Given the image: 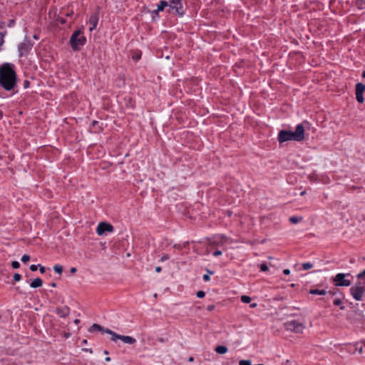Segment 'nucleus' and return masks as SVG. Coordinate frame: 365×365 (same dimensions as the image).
<instances>
[{
	"label": "nucleus",
	"mask_w": 365,
	"mask_h": 365,
	"mask_svg": "<svg viewBox=\"0 0 365 365\" xmlns=\"http://www.w3.org/2000/svg\"><path fill=\"white\" fill-rule=\"evenodd\" d=\"M4 43V34L0 33V45H2Z\"/></svg>",
	"instance_id": "37"
},
{
	"label": "nucleus",
	"mask_w": 365,
	"mask_h": 365,
	"mask_svg": "<svg viewBox=\"0 0 365 365\" xmlns=\"http://www.w3.org/2000/svg\"><path fill=\"white\" fill-rule=\"evenodd\" d=\"M365 283L357 282L350 288V293L353 298L357 301H362L364 295Z\"/></svg>",
	"instance_id": "4"
},
{
	"label": "nucleus",
	"mask_w": 365,
	"mask_h": 365,
	"mask_svg": "<svg viewBox=\"0 0 365 365\" xmlns=\"http://www.w3.org/2000/svg\"><path fill=\"white\" fill-rule=\"evenodd\" d=\"M365 91V85L362 83H357L356 85V98L359 103L364 101L363 93Z\"/></svg>",
	"instance_id": "9"
},
{
	"label": "nucleus",
	"mask_w": 365,
	"mask_h": 365,
	"mask_svg": "<svg viewBox=\"0 0 365 365\" xmlns=\"http://www.w3.org/2000/svg\"><path fill=\"white\" fill-rule=\"evenodd\" d=\"M196 295L198 298H202L205 297V293L203 291H198Z\"/></svg>",
	"instance_id": "30"
},
{
	"label": "nucleus",
	"mask_w": 365,
	"mask_h": 365,
	"mask_svg": "<svg viewBox=\"0 0 365 365\" xmlns=\"http://www.w3.org/2000/svg\"><path fill=\"white\" fill-rule=\"evenodd\" d=\"M38 265L31 264V265L30 266V269H31L32 272H35V271H36V270H37V269H38Z\"/></svg>",
	"instance_id": "33"
},
{
	"label": "nucleus",
	"mask_w": 365,
	"mask_h": 365,
	"mask_svg": "<svg viewBox=\"0 0 365 365\" xmlns=\"http://www.w3.org/2000/svg\"><path fill=\"white\" fill-rule=\"evenodd\" d=\"M28 83H28L27 81H26L25 86H28Z\"/></svg>",
	"instance_id": "55"
},
{
	"label": "nucleus",
	"mask_w": 365,
	"mask_h": 365,
	"mask_svg": "<svg viewBox=\"0 0 365 365\" xmlns=\"http://www.w3.org/2000/svg\"><path fill=\"white\" fill-rule=\"evenodd\" d=\"M346 274L344 273L337 274L334 278V284L337 287H349L351 282L349 279H345Z\"/></svg>",
	"instance_id": "7"
},
{
	"label": "nucleus",
	"mask_w": 365,
	"mask_h": 365,
	"mask_svg": "<svg viewBox=\"0 0 365 365\" xmlns=\"http://www.w3.org/2000/svg\"><path fill=\"white\" fill-rule=\"evenodd\" d=\"M169 12H175L179 16L184 14V9L182 5L181 0H171L170 4L169 5Z\"/></svg>",
	"instance_id": "6"
},
{
	"label": "nucleus",
	"mask_w": 365,
	"mask_h": 365,
	"mask_svg": "<svg viewBox=\"0 0 365 365\" xmlns=\"http://www.w3.org/2000/svg\"><path fill=\"white\" fill-rule=\"evenodd\" d=\"M32 48V43L28 39H25L19 47L20 55H25Z\"/></svg>",
	"instance_id": "10"
},
{
	"label": "nucleus",
	"mask_w": 365,
	"mask_h": 365,
	"mask_svg": "<svg viewBox=\"0 0 365 365\" xmlns=\"http://www.w3.org/2000/svg\"><path fill=\"white\" fill-rule=\"evenodd\" d=\"M239 365H251L250 360H240L239 362Z\"/></svg>",
	"instance_id": "26"
},
{
	"label": "nucleus",
	"mask_w": 365,
	"mask_h": 365,
	"mask_svg": "<svg viewBox=\"0 0 365 365\" xmlns=\"http://www.w3.org/2000/svg\"><path fill=\"white\" fill-rule=\"evenodd\" d=\"M215 351L220 354H224L227 352V348L225 346H217L215 348Z\"/></svg>",
	"instance_id": "17"
},
{
	"label": "nucleus",
	"mask_w": 365,
	"mask_h": 365,
	"mask_svg": "<svg viewBox=\"0 0 365 365\" xmlns=\"http://www.w3.org/2000/svg\"><path fill=\"white\" fill-rule=\"evenodd\" d=\"M340 309H341V310H344V309H345V307H344V306H341V307H340Z\"/></svg>",
	"instance_id": "52"
},
{
	"label": "nucleus",
	"mask_w": 365,
	"mask_h": 365,
	"mask_svg": "<svg viewBox=\"0 0 365 365\" xmlns=\"http://www.w3.org/2000/svg\"><path fill=\"white\" fill-rule=\"evenodd\" d=\"M203 279L206 282L209 281L210 279V277L208 274H204L203 275Z\"/></svg>",
	"instance_id": "38"
},
{
	"label": "nucleus",
	"mask_w": 365,
	"mask_h": 365,
	"mask_svg": "<svg viewBox=\"0 0 365 365\" xmlns=\"http://www.w3.org/2000/svg\"><path fill=\"white\" fill-rule=\"evenodd\" d=\"M257 306V303H252L250 304L251 308H255Z\"/></svg>",
	"instance_id": "44"
},
{
	"label": "nucleus",
	"mask_w": 365,
	"mask_h": 365,
	"mask_svg": "<svg viewBox=\"0 0 365 365\" xmlns=\"http://www.w3.org/2000/svg\"><path fill=\"white\" fill-rule=\"evenodd\" d=\"M356 6L359 9H365V1L364 0H357L356 1Z\"/></svg>",
	"instance_id": "20"
},
{
	"label": "nucleus",
	"mask_w": 365,
	"mask_h": 365,
	"mask_svg": "<svg viewBox=\"0 0 365 365\" xmlns=\"http://www.w3.org/2000/svg\"><path fill=\"white\" fill-rule=\"evenodd\" d=\"M120 340L127 344H133L136 342V339L130 336L121 335Z\"/></svg>",
	"instance_id": "13"
},
{
	"label": "nucleus",
	"mask_w": 365,
	"mask_h": 365,
	"mask_svg": "<svg viewBox=\"0 0 365 365\" xmlns=\"http://www.w3.org/2000/svg\"><path fill=\"white\" fill-rule=\"evenodd\" d=\"M312 267H313V264L312 263H310V262H306V263L302 264V268L304 270L309 269H311Z\"/></svg>",
	"instance_id": "24"
},
{
	"label": "nucleus",
	"mask_w": 365,
	"mask_h": 365,
	"mask_svg": "<svg viewBox=\"0 0 365 365\" xmlns=\"http://www.w3.org/2000/svg\"><path fill=\"white\" fill-rule=\"evenodd\" d=\"M277 139L280 143L288 140L302 141L304 139V128L302 124H299L294 132L281 130L278 134Z\"/></svg>",
	"instance_id": "2"
},
{
	"label": "nucleus",
	"mask_w": 365,
	"mask_h": 365,
	"mask_svg": "<svg viewBox=\"0 0 365 365\" xmlns=\"http://www.w3.org/2000/svg\"><path fill=\"white\" fill-rule=\"evenodd\" d=\"M28 83H28L27 81H26L25 86H28Z\"/></svg>",
	"instance_id": "56"
},
{
	"label": "nucleus",
	"mask_w": 365,
	"mask_h": 365,
	"mask_svg": "<svg viewBox=\"0 0 365 365\" xmlns=\"http://www.w3.org/2000/svg\"><path fill=\"white\" fill-rule=\"evenodd\" d=\"M56 313L61 317H66L70 313V309L67 306L58 307L56 309Z\"/></svg>",
	"instance_id": "12"
},
{
	"label": "nucleus",
	"mask_w": 365,
	"mask_h": 365,
	"mask_svg": "<svg viewBox=\"0 0 365 365\" xmlns=\"http://www.w3.org/2000/svg\"><path fill=\"white\" fill-rule=\"evenodd\" d=\"M362 77H363V78H365V71H364L363 72V73H362Z\"/></svg>",
	"instance_id": "51"
},
{
	"label": "nucleus",
	"mask_w": 365,
	"mask_h": 365,
	"mask_svg": "<svg viewBox=\"0 0 365 365\" xmlns=\"http://www.w3.org/2000/svg\"><path fill=\"white\" fill-rule=\"evenodd\" d=\"M3 112L0 110V120L3 118Z\"/></svg>",
	"instance_id": "46"
},
{
	"label": "nucleus",
	"mask_w": 365,
	"mask_h": 365,
	"mask_svg": "<svg viewBox=\"0 0 365 365\" xmlns=\"http://www.w3.org/2000/svg\"><path fill=\"white\" fill-rule=\"evenodd\" d=\"M53 269L56 272H57L58 274H61L62 272H63V267L61 265H59V264H56L54 267H53Z\"/></svg>",
	"instance_id": "21"
},
{
	"label": "nucleus",
	"mask_w": 365,
	"mask_h": 365,
	"mask_svg": "<svg viewBox=\"0 0 365 365\" xmlns=\"http://www.w3.org/2000/svg\"><path fill=\"white\" fill-rule=\"evenodd\" d=\"M161 267H155V272H161Z\"/></svg>",
	"instance_id": "43"
},
{
	"label": "nucleus",
	"mask_w": 365,
	"mask_h": 365,
	"mask_svg": "<svg viewBox=\"0 0 365 365\" xmlns=\"http://www.w3.org/2000/svg\"><path fill=\"white\" fill-rule=\"evenodd\" d=\"M341 304V300L340 299L337 298V299H335L334 300V305H336V306H339V305H340Z\"/></svg>",
	"instance_id": "32"
},
{
	"label": "nucleus",
	"mask_w": 365,
	"mask_h": 365,
	"mask_svg": "<svg viewBox=\"0 0 365 365\" xmlns=\"http://www.w3.org/2000/svg\"><path fill=\"white\" fill-rule=\"evenodd\" d=\"M30 259V256L28 255H24L21 257V261L22 262L24 263H26L27 262H29Z\"/></svg>",
	"instance_id": "25"
},
{
	"label": "nucleus",
	"mask_w": 365,
	"mask_h": 365,
	"mask_svg": "<svg viewBox=\"0 0 365 365\" xmlns=\"http://www.w3.org/2000/svg\"><path fill=\"white\" fill-rule=\"evenodd\" d=\"M168 6V3L166 1H161L158 5L157 11H162L163 9Z\"/></svg>",
	"instance_id": "18"
},
{
	"label": "nucleus",
	"mask_w": 365,
	"mask_h": 365,
	"mask_svg": "<svg viewBox=\"0 0 365 365\" xmlns=\"http://www.w3.org/2000/svg\"><path fill=\"white\" fill-rule=\"evenodd\" d=\"M304 193H305V192H304H304H301V195H304Z\"/></svg>",
	"instance_id": "53"
},
{
	"label": "nucleus",
	"mask_w": 365,
	"mask_h": 365,
	"mask_svg": "<svg viewBox=\"0 0 365 365\" xmlns=\"http://www.w3.org/2000/svg\"><path fill=\"white\" fill-rule=\"evenodd\" d=\"M227 240V238L225 236H224V235L221 236V241L222 242H225Z\"/></svg>",
	"instance_id": "42"
},
{
	"label": "nucleus",
	"mask_w": 365,
	"mask_h": 365,
	"mask_svg": "<svg viewBox=\"0 0 365 365\" xmlns=\"http://www.w3.org/2000/svg\"><path fill=\"white\" fill-rule=\"evenodd\" d=\"M302 220V217H291L289 218V221L293 223V224H296L298 222H299L300 220Z\"/></svg>",
	"instance_id": "23"
},
{
	"label": "nucleus",
	"mask_w": 365,
	"mask_h": 365,
	"mask_svg": "<svg viewBox=\"0 0 365 365\" xmlns=\"http://www.w3.org/2000/svg\"><path fill=\"white\" fill-rule=\"evenodd\" d=\"M21 279V274H19V273H16L14 274V279L16 281V282H19L20 281Z\"/></svg>",
	"instance_id": "28"
},
{
	"label": "nucleus",
	"mask_w": 365,
	"mask_h": 365,
	"mask_svg": "<svg viewBox=\"0 0 365 365\" xmlns=\"http://www.w3.org/2000/svg\"><path fill=\"white\" fill-rule=\"evenodd\" d=\"M359 353H360V354H361V353H362V351H363V349L361 347V348L359 349Z\"/></svg>",
	"instance_id": "50"
},
{
	"label": "nucleus",
	"mask_w": 365,
	"mask_h": 365,
	"mask_svg": "<svg viewBox=\"0 0 365 365\" xmlns=\"http://www.w3.org/2000/svg\"><path fill=\"white\" fill-rule=\"evenodd\" d=\"M309 293H310L311 294H319V295H324V294H327V291H326L325 289H321V290H319V289H311V290L309 291Z\"/></svg>",
	"instance_id": "19"
},
{
	"label": "nucleus",
	"mask_w": 365,
	"mask_h": 365,
	"mask_svg": "<svg viewBox=\"0 0 365 365\" xmlns=\"http://www.w3.org/2000/svg\"><path fill=\"white\" fill-rule=\"evenodd\" d=\"M86 41V37L80 30L76 31L70 38V43L73 50H78Z\"/></svg>",
	"instance_id": "3"
},
{
	"label": "nucleus",
	"mask_w": 365,
	"mask_h": 365,
	"mask_svg": "<svg viewBox=\"0 0 365 365\" xmlns=\"http://www.w3.org/2000/svg\"><path fill=\"white\" fill-rule=\"evenodd\" d=\"M98 18L96 14H93L89 19L88 24H90L89 31H92L97 26Z\"/></svg>",
	"instance_id": "11"
},
{
	"label": "nucleus",
	"mask_w": 365,
	"mask_h": 365,
	"mask_svg": "<svg viewBox=\"0 0 365 365\" xmlns=\"http://www.w3.org/2000/svg\"><path fill=\"white\" fill-rule=\"evenodd\" d=\"M284 327L287 331L299 334L302 333L305 327L302 323H300L296 320H292L284 324Z\"/></svg>",
	"instance_id": "5"
},
{
	"label": "nucleus",
	"mask_w": 365,
	"mask_h": 365,
	"mask_svg": "<svg viewBox=\"0 0 365 365\" xmlns=\"http://www.w3.org/2000/svg\"><path fill=\"white\" fill-rule=\"evenodd\" d=\"M113 231V225L106 222H100L96 229V232L98 235H103L106 232H110Z\"/></svg>",
	"instance_id": "8"
},
{
	"label": "nucleus",
	"mask_w": 365,
	"mask_h": 365,
	"mask_svg": "<svg viewBox=\"0 0 365 365\" xmlns=\"http://www.w3.org/2000/svg\"><path fill=\"white\" fill-rule=\"evenodd\" d=\"M38 266H39V267H40V268H39V271H40V272H41V273H42V274H43V273H44V272H46V269H45V267H43V266H41L40 264H38Z\"/></svg>",
	"instance_id": "36"
},
{
	"label": "nucleus",
	"mask_w": 365,
	"mask_h": 365,
	"mask_svg": "<svg viewBox=\"0 0 365 365\" xmlns=\"http://www.w3.org/2000/svg\"><path fill=\"white\" fill-rule=\"evenodd\" d=\"M365 277V269L357 275L358 279Z\"/></svg>",
	"instance_id": "34"
},
{
	"label": "nucleus",
	"mask_w": 365,
	"mask_h": 365,
	"mask_svg": "<svg viewBox=\"0 0 365 365\" xmlns=\"http://www.w3.org/2000/svg\"><path fill=\"white\" fill-rule=\"evenodd\" d=\"M106 361H110V357H106Z\"/></svg>",
	"instance_id": "49"
},
{
	"label": "nucleus",
	"mask_w": 365,
	"mask_h": 365,
	"mask_svg": "<svg viewBox=\"0 0 365 365\" xmlns=\"http://www.w3.org/2000/svg\"><path fill=\"white\" fill-rule=\"evenodd\" d=\"M70 272H71V273H72V274L76 273V267H71V269H70Z\"/></svg>",
	"instance_id": "41"
},
{
	"label": "nucleus",
	"mask_w": 365,
	"mask_h": 365,
	"mask_svg": "<svg viewBox=\"0 0 365 365\" xmlns=\"http://www.w3.org/2000/svg\"><path fill=\"white\" fill-rule=\"evenodd\" d=\"M106 329H104L103 327H102L101 326H100L99 324H93L90 328H89V331L90 332H93V331H101L103 333H105V330Z\"/></svg>",
	"instance_id": "15"
},
{
	"label": "nucleus",
	"mask_w": 365,
	"mask_h": 365,
	"mask_svg": "<svg viewBox=\"0 0 365 365\" xmlns=\"http://www.w3.org/2000/svg\"><path fill=\"white\" fill-rule=\"evenodd\" d=\"M79 322H80V321H79V319H75V320H74V323H75L76 324H78L79 323Z\"/></svg>",
	"instance_id": "47"
},
{
	"label": "nucleus",
	"mask_w": 365,
	"mask_h": 365,
	"mask_svg": "<svg viewBox=\"0 0 365 365\" xmlns=\"http://www.w3.org/2000/svg\"><path fill=\"white\" fill-rule=\"evenodd\" d=\"M214 308H215V306H214V305H209V306L207 307V309L208 311H212V310L214 309Z\"/></svg>",
	"instance_id": "40"
},
{
	"label": "nucleus",
	"mask_w": 365,
	"mask_h": 365,
	"mask_svg": "<svg viewBox=\"0 0 365 365\" xmlns=\"http://www.w3.org/2000/svg\"><path fill=\"white\" fill-rule=\"evenodd\" d=\"M51 286L52 287H55L56 286V284L53 282V283H52V284H51Z\"/></svg>",
	"instance_id": "48"
},
{
	"label": "nucleus",
	"mask_w": 365,
	"mask_h": 365,
	"mask_svg": "<svg viewBox=\"0 0 365 365\" xmlns=\"http://www.w3.org/2000/svg\"><path fill=\"white\" fill-rule=\"evenodd\" d=\"M260 269L262 272H266V271L268 270V267H267V265L266 264H262L260 265Z\"/></svg>",
	"instance_id": "29"
},
{
	"label": "nucleus",
	"mask_w": 365,
	"mask_h": 365,
	"mask_svg": "<svg viewBox=\"0 0 365 365\" xmlns=\"http://www.w3.org/2000/svg\"><path fill=\"white\" fill-rule=\"evenodd\" d=\"M11 266L14 269H18L20 267V264L18 261H13L11 262Z\"/></svg>",
	"instance_id": "27"
},
{
	"label": "nucleus",
	"mask_w": 365,
	"mask_h": 365,
	"mask_svg": "<svg viewBox=\"0 0 365 365\" xmlns=\"http://www.w3.org/2000/svg\"><path fill=\"white\" fill-rule=\"evenodd\" d=\"M331 294H334V292H329Z\"/></svg>",
	"instance_id": "54"
},
{
	"label": "nucleus",
	"mask_w": 365,
	"mask_h": 365,
	"mask_svg": "<svg viewBox=\"0 0 365 365\" xmlns=\"http://www.w3.org/2000/svg\"><path fill=\"white\" fill-rule=\"evenodd\" d=\"M194 361V358L192 356L189 357L188 361L192 362Z\"/></svg>",
	"instance_id": "45"
},
{
	"label": "nucleus",
	"mask_w": 365,
	"mask_h": 365,
	"mask_svg": "<svg viewBox=\"0 0 365 365\" xmlns=\"http://www.w3.org/2000/svg\"><path fill=\"white\" fill-rule=\"evenodd\" d=\"M252 299L250 297L247 295H242L241 297V301L244 303H250L251 302Z\"/></svg>",
	"instance_id": "22"
},
{
	"label": "nucleus",
	"mask_w": 365,
	"mask_h": 365,
	"mask_svg": "<svg viewBox=\"0 0 365 365\" xmlns=\"http://www.w3.org/2000/svg\"><path fill=\"white\" fill-rule=\"evenodd\" d=\"M283 273L286 275H288L290 274V270L289 269H285L283 270Z\"/></svg>",
	"instance_id": "39"
},
{
	"label": "nucleus",
	"mask_w": 365,
	"mask_h": 365,
	"mask_svg": "<svg viewBox=\"0 0 365 365\" xmlns=\"http://www.w3.org/2000/svg\"><path fill=\"white\" fill-rule=\"evenodd\" d=\"M222 255V252L220 250H216L215 252H214L213 253V255L215 257H217V256H220Z\"/></svg>",
	"instance_id": "35"
},
{
	"label": "nucleus",
	"mask_w": 365,
	"mask_h": 365,
	"mask_svg": "<svg viewBox=\"0 0 365 365\" xmlns=\"http://www.w3.org/2000/svg\"><path fill=\"white\" fill-rule=\"evenodd\" d=\"M170 259V256H169L168 255L165 254V255H163L161 257V258H160V261H161V262H164V261H166V260H168V259Z\"/></svg>",
	"instance_id": "31"
},
{
	"label": "nucleus",
	"mask_w": 365,
	"mask_h": 365,
	"mask_svg": "<svg viewBox=\"0 0 365 365\" xmlns=\"http://www.w3.org/2000/svg\"><path fill=\"white\" fill-rule=\"evenodd\" d=\"M43 282L40 278H36L34 279L31 283L30 284V286L31 288H38L42 286Z\"/></svg>",
	"instance_id": "16"
},
{
	"label": "nucleus",
	"mask_w": 365,
	"mask_h": 365,
	"mask_svg": "<svg viewBox=\"0 0 365 365\" xmlns=\"http://www.w3.org/2000/svg\"><path fill=\"white\" fill-rule=\"evenodd\" d=\"M16 83V74L13 65L5 63L0 68V85L6 91L12 90Z\"/></svg>",
	"instance_id": "1"
},
{
	"label": "nucleus",
	"mask_w": 365,
	"mask_h": 365,
	"mask_svg": "<svg viewBox=\"0 0 365 365\" xmlns=\"http://www.w3.org/2000/svg\"><path fill=\"white\" fill-rule=\"evenodd\" d=\"M105 333L108 334L111 336V340L115 341L117 339H120L121 335L116 334L109 329H106L105 330Z\"/></svg>",
	"instance_id": "14"
}]
</instances>
